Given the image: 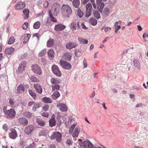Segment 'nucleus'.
<instances>
[{"mask_svg": "<svg viewBox=\"0 0 148 148\" xmlns=\"http://www.w3.org/2000/svg\"><path fill=\"white\" fill-rule=\"evenodd\" d=\"M49 15L50 18V19L52 22H55L57 21V20L52 16L53 15L49 14Z\"/></svg>", "mask_w": 148, "mask_h": 148, "instance_id": "obj_52", "label": "nucleus"}, {"mask_svg": "<svg viewBox=\"0 0 148 148\" xmlns=\"http://www.w3.org/2000/svg\"><path fill=\"white\" fill-rule=\"evenodd\" d=\"M14 49L12 47L6 48L5 50V54L7 55H10L14 52Z\"/></svg>", "mask_w": 148, "mask_h": 148, "instance_id": "obj_23", "label": "nucleus"}, {"mask_svg": "<svg viewBox=\"0 0 148 148\" xmlns=\"http://www.w3.org/2000/svg\"><path fill=\"white\" fill-rule=\"evenodd\" d=\"M134 65L138 69L140 68V64L138 60L135 59L133 61Z\"/></svg>", "mask_w": 148, "mask_h": 148, "instance_id": "obj_38", "label": "nucleus"}, {"mask_svg": "<svg viewBox=\"0 0 148 148\" xmlns=\"http://www.w3.org/2000/svg\"><path fill=\"white\" fill-rule=\"evenodd\" d=\"M110 11L108 8H105L103 11V14L105 16H107L110 14Z\"/></svg>", "mask_w": 148, "mask_h": 148, "instance_id": "obj_36", "label": "nucleus"}, {"mask_svg": "<svg viewBox=\"0 0 148 148\" xmlns=\"http://www.w3.org/2000/svg\"><path fill=\"white\" fill-rule=\"evenodd\" d=\"M80 131L78 127H76L74 132H73L72 136L73 138H76L78 137L79 134V133Z\"/></svg>", "mask_w": 148, "mask_h": 148, "instance_id": "obj_20", "label": "nucleus"}, {"mask_svg": "<svg viewBox=\"0 0 148 148\" xmlns=\"http://www.w3.org/2000/svg\"><path fill=\"white\" fill-rule=\"evenodd\" d=\"M60 96L59 92L58 91L55 92L52 96L53 99H57Z\"/></svg>", "mask_w": 148, "mask_h": 148, "instance_id": "obj_32", "label": "nucleus"}, {"mask_svg": "<svg viewBox=\"0 0 148 148\" xmlns=\"http://www.w3.org/2000/svg\"><path fill=\"white\" fill-rule=\"evenodd\" d=\"M143 104L142 103H139L136 105V108H140L143 106Z\"/></svg>", "mask_w": 148, "mask_h": 148, "instance_id": "obj_63", "label": "nucleus"}, {"mask_svg": "<svg viewBox=\"0 0 148 148\" xmlns=\"http://www.w3.org/2000/svg\"><path fill=\"white\" fill-rule=\"evenodd\" d=\"M30 34H26L23 36L24 43H26L27 42L30 37Z\"/></svg>", "mask_w": 148, "mask_h": 148, "instance_id": "obj_28", "label": "nucleus"}, {"mask_svg": "<svg viewBox=\"0 0 148 148\" xmlns=\"http://www.w3.org/2000/svg\"><path fill=\"white\" fill-rule=\"evenodd\" d=\"M52 71L53 73L58 77H60L61 73L60 70L58 66L56 65L53 64L52 67Z\"/></svg>", "mask_w": 148, "mask_h": 148, "instance_id": "obj_7", "label": "nucleus"}, {"mask_svg": "<svg viewBox=\"0 0 148 148\" xmlns=\"http://www.w3.org/2000/svg\"><path fill=\"white\" fill-rule=\"evenodd\" d=\"M54 43V41L53 40L50 39L47 42V47H51L53 45Z\"/></svg>", "mask_w": 148, "mask_h": 148, "instance_id": "obj_30", "label": "nucleus"}, {"mask_svg": "<svg viewBox=\"0 0 148 148\" xmlns=\"http://www.w3.org/2000/svg\"><path fill=\"white\" fill-rule=\"evenodd\" d=\"M9 103L12 107L14 106V100L12 98H10L9 100Z\"/></svg>", "mask_w": 148, "mask_h": 148, "instance_id": "obj_50", "label": "nucleus"}, {"mask_svg": "<svg viewBox=\"0 0 148 148\" xmlns=\"http://www.w3.org/2000/svg\"><path fill=\"white\" fill-rule=\"evenodd\" d=\"M34 102L33 101H29L28 103V106L29 107H31L33 105H34Z\"/></svg>", "mask_w": 148, "mask_h": 148, "instance_id": "obj_60", "label": "nucleus"}, {"mask_svg": "<svg viewBox=\"0 0 148 148\" xmlns=\"http://www.w3.org/2000/svg\"><path fill=\"white\" fill-rule=\"evenodd\" d=\"M10 132L9 134L10 138L12 139H15L17 137V133L16 130L13 128L10 130Z\"/></svg>", "mask_w": 148, "mask_h": 148, "instance_id": "obj_11", "label": "nucleus"}, {"mask_svg": "<svg viewBox=\"0 0 148 148\" xmlns=\"http://www.w3.org/2000/svg\"><path fill=\"white\" fill-rule=\"evenodd\" d=\"M26 62L25 61L22 62L19 65L17 72L18 73H21L23 71L26 67Z\"/></svg>", "mask_w": 148, "mask_h": 148, "instance_id": "obj_9", "label": "nucleus"}, {"mask_svg": "<svg viewBox=\"0 0 148 148\" xmlns=\"http://www.w3.org/2000/svg\"><path fill=\"white\" fill-rule=\"evenodd\" d=\"M59 63L61 66L65 69L69 70L71 68V65L69 63L63 60H60Z\"/></svg>", "mask_w": 148, "mask_h": 148, "instance_id": "obj_5", "label": "nucleus"}, {"mask_svg": "<svg viewBox=\"0 0 148 148\" xmlns=\"http://www.w3.org/2000/svg\"><path fill=\"white\" fill-rule=\"evenodd\" d=\"M48 55L50 59L53 60L54 57V51L52 49H50L48 51Z\"/></svg>", "mask_w": 148, "mask_h": 148, "instance_id": "obj_22", "label": "nucleus"}, {"mask_svg": "<svg viewBox=\"0 0 148 148\" xmlns=\"http://www.w3.org/2000/svg\"><path fill=\"white\" fill-rule=\"evenodd\" d=\"M49 148H56L55 147V145L54 144H51L49 147Z\"/></svg>", "mask_w": 148, "mask_h": 148, "instance_id": "obj_64", "label": "nucleus"}, {"mask_svg": "<svg viewBox=\"0 0 148 148\" xmlns=\"http://www.w3.org/2000/svg\"><path fill=\"white\" fill-rule=\"evenodd\" d=\"M80 147L84 148H93V145L89 140H86L83 141L80 144Z\"/></svg>", "mask_w": 148, "mask_h": 148, "instance_id": "obj_8", "label": "nucleus"}, {"mask_svg": "<svg viewBox=\"0 0 148 148\" xmlns=\"http://www.w3.org/2000/svg\"><path fill=\"white\" fill-rule=\"evenodd\" d=\"M25 88L22 84H20L18 87L17 89V92L18 93H21L22 92H24Z\"/></svg>", "mask_w": 148, "mask_h": 148, "instance_id": "obj_24", "label": "nucleus"}, {"mask_svg": "<svg viewBox=\"0 0 148 148\" xmlns=\"http://www.w3.org/2000/svg\"><path fill=\"white\" fill-rule=\"evenodd\" d=\"M98 5V9L100 11V10L103 9L104 8V5L103 3H101L97 4Z\"/></svg>", "mask_w": 148, "mask_h": 148, "instance_id": "obj_46", "label": "nucleus"}, {"mask_svg": "<svg viewBox=\"0 0 148 148\" xmlns=\"http://www.w3.org/2000/svg\"><path fill=\"white\" fill-rule=\"evenodd\" d=\"M76 125V124L75 123L71 127L69 128V134H72Z\"/></svg>", "mask_w": 148, "mask_h": 148, "instance_id": "obj_39", "label": "nucleus"}, {"mask_svg": "<svg viewBox=\"0 0 148 148\" xmlns=\"http://www.w3.org/2000/svg\"><path fill=\"white\" fill-rule=\"evenodd\" d=\"M36 122L39 125L41 126H44L45 124V123L43 121L38 119H36Z\"/></svg>", "mask_w": 148, "mask_h": 148, "instance_id": "obj_33", "label": "nucleus"}, {"mask_svg": "<svg viewBox=\"0 0 148 148\" xmlns=\"http://www.w3.org/2000/svg\"><path fill=\"white\" fill-rule=\"evenodd\" d=\"M40 22L39 21H37L34 24L33 27L35 29H38L40 27Z\"/></svg>", "mask_w": 148, "mask_h": 148, "instance_id": "obj_41", "label": "nucleus"}, {"mask_svg": "<svg viewBox=\"0 0 148 148\" xmlns=\"http://www.w3.org/2000/svg\"><path fill=\"white\" fill-rule=\"evenodd\" d=\"M23 13L25 15V16L24 17V18L25 19L27 18L29 16V10L28 9H24L23 11Z\"/></svg>", "mask_w": 148, "mask_h": 148, "instance_id": "obj_29", "label": "nucleus"}, {"mask_svg": "<svg viewBox=\"0 0 148 148\" xmlns=\"http://www.w3.org/2000/svg\"><path fill=\"white\" fill-rule=\"evenodd\" d=\"M18 120L19 123L24 126L27 125L28 124V120L25 118H20L18 119Z\"/></svg>", "mask_w": 148, "mask_h": 148, "instance_id": "obj_16", "label": "nucleus"}, {"mask_svg": "<svg viewBox=\"0 0 148 148\" xmlns=\"http://www.w3.org/2000/svg\"><path fill=\"white\" fill-rule=\"evenodd\" d=\"M29 92L30 95L32 97L33 99H35L36 96V93L31 90H29Z\"/></svg>", "mask_w": 148, "mask_h": 148, "instance_id": "obj_42", "label": "nucleus"}, {"mask_svg": "<svg viewBox=\"0 0 148 148\" xmlns=\"http://www.w3.org/2000/svg\"><path fill=\"white\" fill-rule=\"evenodd\" d=\"M52 87V91H54L55 90H59L60 88V86L57 84L53 85Z\"/></svg>", "mask_w": 148, "mask_h": 148, "instance_id": "obj_43", "label": "nucleus"}, {"mask_svg": "<svg viewBox=\"0 0 148 148\" xmlns=\"http://www.w3.org/2000/svg\"><path fill=\"white\" fill-rule=\"evenodd\" d=\"M71 28L73 31H76L80 28L79 22L78 21L73 22L71 24Z\"/></svg>", "mask_w": 148, "mask_h": 148, "instance_id": "obj_10", "label": "nucleus"}, {"mask_svg": "<svg viewBox=\"0 0 148 148\" xmlns=\"http://www.w3.org/2000/svg\"><path fill=\"white\" fill-rule=\"evenodd\" d=\"M80 3L79 0H73L72 1L73 5L75 8H78Z\"/></svg>", "mask_w": 148, "mask_h": 148, "instance_id": "obj_26", "label": "nucleus"}, {"mask_svg": "<svg viewBox=\"0 0 148 148\" xmlns=\"http://www.w3.org/2000/svg\"><path fill=\"white\" fill-rule=\"evenodd\" d=\"M121 28L120 25H119L116 27L115 28L116 29L115 30V32L116 33Z\"/></svg>", "mask_w": 148, "mask_h": 148, "instance_id": "obj_59", "label": "nucleus"}, {"mask_svg": "<svg viewBox=\"0 0 148 148\" xmlns=\"http://www.w3.org/2000/svg\"><path fill=\"white\" fill-rule=\"evenodd\" d=\"M91 10H86L85 16L87 17H89L91 15Z\"/></svg>", "mask_w": 148, "mask_h": 148, "instance_id": "obj_51", "label": "nucleus"}, {"mask_svg": "<svg viewBox=\"0 0 148 148\" xmlns=\"http://www.w3.org/2000/svg\"><path fill=\"white\" fill-rule=\"evenodd\" d=\"M81 26L82 28L83 29H87V28L84 25V23H81Z\"/></svg>", "mask_w": 148, "mask_h": 148, "instance_id": "obj_57", "label": "nucleus"}, {"mask_svg": "<svg viewBox=\"0 0 148 148\" xmlns=\"http://www.w3.org/2000/svg\"><path fill=\"white\" fill-rule=\"evenodd\" d=\"M51 83L53 84H57L60 83V80L57 78H52L50 80Z\"/></svg>", "mask_w": 148, "mask_h": 148, "instance_id": "obj_27", "label": "nucleus"}, {"mask_svg": "<svg viewBox=\"0 0 148 148\" xmlns=\"http://www.w3.org/2000/svg\"><path fill=\"white\" fill-rule=\"evenodd\" d=\"M63 57L66 60L69 61L71 60V56L70 53L66 52L64 53Z\"/></svg>", "mask_w": 148, "mask_h": 148, "instance_id": "obj_21", "label": "nucleus"}, {"mask_svg": "<svg viewBox=\"0 0 148 148\" xmlns=\"http://www.w3.org/2000/svg\"><path fill=\"white\" fill-rule=\"evenodd\" d=\"M61 12L63 18H69L72 14V10L69 5L64 4L61 7Z\"/></svg>", "mask_w": 148, "mask_h": 148, "instance_id": "obj_1", "label": "nucleus"}, {"mask_svg": "<svg viewBox=\"0 0 148 148\" xmlns=\"http://www.w3.org/2000/svg\"><path fill=\"white\" fill-rule=\"evenodd\" d=\"M92 8V5L90 3H89L88 4H87L86 5V10H91Z\"/></svg>", "mask_w": 148, "mask_h": 148, "instance_id": "obj_49", "label": "nucleus"}, {"mask_svg": "<svg viewBox=\"0 0 148 148\" xmlns=\"http://www.w3.org/2000/svg\"><path fill=\"white\" fill-rule=\"evenodd\" d=\"M4 107L3 110L5 116L8 119H11L14 117L16 115V112L15 110L12 108H11L8 110H6V108Z\"/></svg>", "mask_w": 148, "mask_h": 148, "instance_id": "obj_3", "label": "nucleus"}, {"mask_svg": "<svg viewBox=\"0 0 148 148\" xmlns=\"http://www.w3.org/2000/svg\"><path fill=\"white\" fill-rule=\"evenodd\" d=\"M42 100L46 103H51L52 102V100L51 98L46 97H43Z\"/></svg>", "mask_w": 148, "mask_h": 148, "instance_id": "obj_25", "label": "nucleus"}, {"mask_svg": "<svg viewBox=\"0 0 148 148\" xmlns=\"http://www.w3.org/2000/svg\"><path fill=\"white\" fill-rule=\"evenodd\" d=\"M34 143H33V144H30L29 146H27L25 148H33V144Z\"/></svg>", "mask_w": 148, "mask_h": 148, "instance_id": "obj_61", "label": "nucleus"}, {"mask_svg": "<svg viewBox=\"0 0 148 148\" xmlns=\"http://www.w3.org/2000/svg\"><path fill=\"white\" fill-rule=\"evenodd\" d=\"M77 14L79 18H81L83 16V12L81 10L79 9L77 11Z\"/></svg>", "mask_w": 148, "mask_h": 148, "instance_id": "obj_35", "label": "nucleus"}, {"mask_svg": "<svg viewBox=\"0 0 148 148\" xmlns=\"http://www.w3.org/2000/svg\"><path fill=\"white\" fill-rule=\"evenodd\" d=\"M57 107L61 111L66 112L67 110V107L65 104L60 103L57 105Z\"/></svg>", "mask_w": 148, "mask_h": 148, "instance_id": "obj_15", "label": "nucleus"}, {"mask_svg": "<svg viewBox=\"0 0 148 148\" xmlns=\"http://www.w3.org/2000/svg\"><path fill=\"white\" fill-rule=\"evenodd\" d=\"M28 25V23L27 22L25 23L22 26V28L24 29H26Z\"/></svg>", "mask_w": 148, "mask_h": 148, "instance_id": "obj_53", "label": "nucleus"}, {"mask_svg": "<svg viewBox=\"0 0 148 148\" xmlns=\"http://www.w3.org/2000/svg\"><path fill=\"white\" fill-rule=\"evenodd\" d=\"M49 108V106L48 105L45 104L43 107V110L45 111H47L48 110Z\"/></svg>", "mask_w": 148, "mask_h": 148, "instance_id": "obj_54", "label": "nucleus"}, {"mask_svg": "<svg viewBox=\"0 0 148 148\" xmlns=\"http://www.w3.org/2000/svg\"><path fill=\"white\" fill-rule=\"evenodd\" d=\"M24 115L27 118H30L32 116L31 113L29 112H26L23 113Z\"/></svg>", "mask_w": 148, "mask_h": 148, "instance_id": "obj_48", "label": "nucleus"}, {"mask_svg": "<svg viewBox=\"0 0 148 148\" xmlns=\"http://www.w3.org/2000/svg\"><path fill=\"white\" fill-rule=\"evenodd\" d=\"M25 6V3L23 2H18L15 6V8L17 10H20L23 8Z\"/></svg>", "mask_w": 148, "mask_h": 148, "instance_id": "obj_12", "label": "nucleus"}, {"mask_svg": "<svg viewBox=\"0 0 148 148\" xmlns=\"http://www.w3.org/2000/svg\"><path fill=\"white\" fill-rule=\"evenodd\" d=\"M56 123L55 118L54 115H52L51 118L49 121V125L52 127L55 125Z\"/></svg>", "mask_w": 148, "mask_h": 148, "instance_id": "obj_19", "label": "nucleus"}, {"mask_svg": "<svg viewBox=\"0 0 148 148\" xmlns=\"http://www.w3.org/2000/svg\"><path fill=\"white\" fill-rule=\"evenodd\" d=\"M34 88L36 92L39 94H41L42 92V88L40 85L39 84H35L34 86Z\"/></svg>", "mask_w": 148, "mask_h": 148, "instance_id": "obj_14", "label": "nucleus"}, {"mask_svg": "<svg viewBox=\"0 0 148 148\" xmlns=\"http://www.w3.org/2000/svg\"><path fill=\"white\" fill-rule=\"evenodd\" d=\"M77 45L75 43L71 42L67 43L66 44V46L67 49H71L75 47Z\"/></svg>", "mask_w": 148, "mask_h": 148, "instance_id": "obj_18", "label": "nucleus"}, {"mask_svg": "<svg viewBox=\"0 0 148 148\" xmlns=\"http://www.w3.org/2000/svg\"><path fill=\"white\" fill-rule=\"evenodd\" d=\"M78 40L80 42L83 44H86L88 42L87 40L85 39L82 38H79Z\"/></svg>", "mask_w": 148, "mask_h": 148, "instance_id": "obj_40", "label": "nucleus"}, {"mask_svg": "<svg viewBox=\"0 0 148 148\" xmlns=\"http://www.w3.org/2000/svg\"><path fill=\"white\" fill-rule=\"evenodd\" d=\"M34 128L33 125H29L26 127L25 130V131L27 134H29L33 131Z\"/></svg>", "mask_w": 148, "mask_h": 148, "instance_id": "obj_13", "label": "nucleus"}, {"mask_svg": "<svg viewBox=\"0 0 148 148\" xmlns=\"http://www.w3.org/2000/svg\"><path fill=\"white\" fill-rule=\"evenodd\" d=\"M65 27V25L59 24L55 25L54 29L56 31H61L64 29Z\"/></svg>", "mask_w": 148, "mask_h": 148, "instance_id": "obj_17", "label": "nucleus"}, {"mask_svg": "<svg viewBox=\"0 0 148 148\" xmlns=\"http://www.w3.org/2000/svg\"><path fill=\"white\" fill-rule=\"evenodd\" d=\"M33 71L35 74L39 75H41L42 73V71L40 67L37 64H35L32 67Z\"/></svg>", "mask_w": 148, "mask_h": 148, "instance_id": "obj_6", "label": "nucleus"}, {"mask_svg": "<svg viewBox=\"0 0 148 148\" xmlns=\"http://www.w3.org/2000/svg\"><path fill=\"white\" fill-rule=\"evenodd\" d=\"M3 129L5 131H7L8 130V127L6 124H4L3 126Z\"/></svg>", "mask_w": 148, "mask_h": 148, "instance_id": "obj_55", "label": "nucleus"}, {"mask_svg": "<svg viewBox=\"0 0 148 148\" xmlns=\"http://www.w3.org/2000/svg\"><path fill=\"white\" fill-rule=\"evenodd\" d=\"M30 79L32 82H38L39 81L37 78L34 76H31Z\"/></svg>", "mask_w": 148, "mask_h": 148, "instance_id": "obj_45", "label": "nucleus"}, {"mask_svg": "<svg viewBox=\"0 0 148 148\" xmlns=\"http://www.w3.org/2000/svg\"><path fill=\"white\" fill-rule=\"evenodd\" d=\"M83 64L84 68H85L87 67V64L86 62L85 59H84V60L83 61Z\"/></svg>", "mask_w": 148, "mask_h": 148, "instance_id": "obj_58", "label": "nucleus"}, {"mask_svg": "<svg viewBox=\"0 0 148 148\" xmlns=\"http://www.w3.org/2000/svg\"><path fill=\"white\" fill-rule=\"evenodd\" d=\"M90 22L92 25H95L97 23V20L94 18H90Z\"/></svg>", "mask_w": 148, "mask_h": 148, "instance_id": "obj_34", "label": "nucleus"}, {"mask_svg": "<svg viewBox=\"0 0 148 148\" xmlns=\"http://www.w3.org/2000/svg\"><path fill=\"white\" fill-rule=\"evenodd\" d=\"M48 5L49 3L47 1H45L43 4L44 6L46 8L48 7Z\"/></svg>", "mask_w": 148, "mask_h": 148, "instance_id": "obj_62", "label": "nucleus"}, {"mask_svg": "<svg viewBox=\"0 0 148 148\" xmlns=\"http://www.w3.org/2000/svg\"><path fill=\"white\" fill-rule=\"evenodd\" d=\"M15 39L13 37H10L8 41V44L11 45L13 44L15 42Z\"/></svg>", "mask_w": 148, "mask_h": 148, "instance_id": "obj_44", "label": "nucleus"}, {"mask_svg": "<svg viewBox=\"0 0 148 148\" xmlns=\"http://www.w3.org/2000/svg\"><path fill=\"white\" fill-rule=\"evenodd\" d=\"M60 6L59 3H54L53 4L51 9L49 11V14H51L54 16L57 15L59 12Z\"/></svg>", "mask_w": 148, "mask_h": 148, "instance_id": "obj_2", "label": "nucleus"}, {"mask_svg": "<svg viewBox=\"0 0 148 148\" xmlns=\"http://www.w3.org/2000/svg\"><path fill=\"white\" fill-rule=\"evenodd\" d=\"M42 115L44 117H48L49 114L47 112H45L42 113Z\"/></svg>", "mask_w": 148, "mask_h": 148, "instance_id": "obj_56", "label": "nucleus"}, {"mask_svg": "<svg viewBox=\"0 0 148 148\" xmlns=\"http://www.w3.org/2000/svg\"><path fill=\"white\" fill-rule=\"evenodd\" d=\"M62 134L59 132H53L50 137L51 140L56 139L57 142H60L61 140Z\"/></svg>", "mask_w": 148, "mask_h": 148, "instance_id": "obj_4", "label": "nucleus"}, {"mask_svg": "<svg viewBox=\"0 0 148 148\" xmlns=\"http://www.w3.org/2000/svg\"><path fill=\"white\" fill-rule=\"evenodd\" d=\"M46 53V49H45L41 51L39 53L38 55L40 56H42L45 55Z\"/></svg>", "mask_w": 148, "mask_h": 148, "instance_id": "obj_47", "label": "nucleus"}, {"mask_svg": "<svg viewBox=\"0 0 148 148\" xmlns=\"http://www.w3.org/2000/svg\"><path fill=\"white\" fill-rule=\"evenodd\" d=\"M93 14L94 16L97 19L100 18V14L99 13L97 10H94L93 11Z\"/></svg>", "mask_w": 148, "mask_h": 148, "instance_id": "obj_37", "label": "nucleus"}, {"mask_svg": "<svg viewBox=\"0 0 148 148\" xmlns=\"http://www.w3.org/2000/svg\"><path fill=\"white\" fill-rule=\"evenodd\" d=\"M40 106V103L38 102L34 103V106L33 107L32 110L34 111H35L37 108H39Z\"/></svg>", "mask_w": 148, "mask_h": 148, "instance_id": "obj_31", "label": "nucleus"}]
</instances>
